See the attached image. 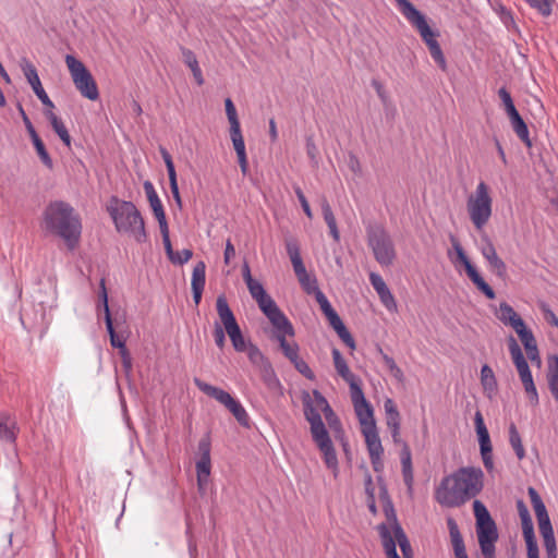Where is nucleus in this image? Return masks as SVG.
Instances as JSON below:
<instances>
[{
    "instance_id": "nucleus-34",
    "label": "nucleus",
    "mask_w": 558,
    "mask_h": 558,
    "mask_svg": "<svg viewBox=\"0 0 558 558\" xmlns=\"http://www.w3.org/2000/svg\"><path fill=\"white\" fill-rule=\"evenodd\" d=\"M511 126L515 132L517 136L527 146H532V142L530 140V133L526 123L520 116V113L512 116L509 118Z\"/></svg>"
},
{
    "instance_id": "nucleus-8",
    "label": "nucleus",
    "mask_w": 558,
    "mask_h": 558,
    "mask_svg": "<svg viewBox=\"0 0 558 558\" xmlns=\"http://www.w3.org/2000/svg\"><path fill=\"white\" fill-rule=\"evenodd\" d=\"M368 246L375 259L381 266H390L395 258V245L388 232L381 226H373L367 230Z\"/></svg>"
},
{
    "instance_id": "nucleus-4",
    "label": "nucleus",
    "mask_w": 558,
    "mask_h": 558,
    "mask_svg": "<svg viewBox=\"0 0 558 558\" xmlns=\"http://www.w3.org/2000/svg\"><path fill=\"white\" fill-rule=\"evenodd\" d=\"M107 210L119 233L132 236L137 243L147 241L145 221L132 202L111 196Z\"/></svg>"
},
{
    "instance_id": "nucleus-1",
    "label": "nucleus",
    "mask_w": 558,
    "mask_h": 558,
    "mask_svg": "<svg viewBox=\"0 0 558 558\" xmlns=\"http://www.w3.org/2000/svg\"><path fill=\"white\" fill-rule=\"evenodd\" d=\"M484 486V473L480 468H460L445 476L435 489L436 501L447 508L461 507L476 497Z\"/></svg>"
},
{
    "instance_id": "nucleus-29",
    "label": "nucleus",
    "mask_w": 558,
    "mask_h": 558,
    "mask_svg": "<svg viewBox=\"0 0 558 558\" xmlns=\"http://www.w3.org/2000/svg\"><path fill=\"white\" fill-rule=\"evenodd\" d=\"M362 434L365 438V444H366L369 457L383 456L384 448H383L376 426L375 427H366V429H362Z\"/></svg>"
},
{
    "instance_id": "nucleus-40",
    "label": "nucleus",
    "mask_w": 558,
    "mask_h": 558,
    "mask_svg": "<svg viewBox=\"0 0 558 558\" xmlns=\"http://www.w3.org/2000/svg\"><path fill=\"white\" fill-rule=\"evenodd\" d=\"M244 352H246L247 357L253 365L266 366V363H269V361L259 350V348L256 344L252 343L251 341H248V344Z\"/></svg>"
},
{
    "instance_id": "nucleus-6",
    "label": "nucleus",
    "mask_w": 558,
    "mask_h": 558,
    "mask_svg": "<svg viewBox=\"0 0 558 558\" xmlns=\"http://www.w3.org/2000/svg\"><path fill=\"white\" fill-rule=\"evenodd\" d=\"M468 214L475 229L481 231L489 221L493 213V199L489 189L481 181L473 194L468 197Z\"/></svg>"
},
{
    "instance_id": "nucleus-15",
    "label": "nucleus",
    "mask_w": 558,
    "mask_h": 558,
    "mask_svg": "<svg viewBox=\"0 0 558 558\" xmlns=\"http://www.w3.org/2000/svg\"><path fill=\"white\" fill-rule=\"evenodd\" d=\"M210 450L211 442L208 435L204 436L197 446L198 459L196 461V480L197 486L202 490L207 485L210 471H211V460H210Z\"/></svg>"
},
{
    "instance_id": "nucleus-42",
    "label": "nucleus",
    "mask_w": 558,
    "mask_h": 558,
    "mask_svg": "<svg viewBox=\"0 0 558 558\" xmlns=\"http://www.w3.org/2000/svg\"><path fill=\"white\" fill-rule=\"evenodd\" d=\"M498 96H499L500 100L502 101V105L505 107V111H506L508 118L519 113L514 106V102L512 100L510 93L505 87L499 88Z\"/></svg>"
},
{
    "instance_id": "nucleus-18",
    "label": "nucleus",
    "mask_w": 558,
    "mask_h": 558,
    "mask_svg": "<svg viewBox=\"0 0 558 558\" xmlns=\"http://www.w3.org/2000/svg\"><path fill=\"white\" fill-rule=\"evenodd\" d=\"M278 315H274L271 317L268 316L267 318L271 323L275 329V339L278 341L280 349L282 350L286 345H288L290 342L287 340V337H293L294 336V328L291 322L288 319V317L284 315V313L280 310L277 312Z\"/></svg>"
},
{
    "instance_id": "nucleus-50",
    "label": "nucleus",
    "mask_w": 558,
    "mask_h": 558,
    "mask_svg": "<svg viewBox=\"0 0 558 558\" xmlns=\"http://www.w3.org/2000/svg\"><path fill=\"white\" fill-rule=\"evenodd\" d=\"M226 335H227V332L225 330L223 325L221 324V320L216 322L214 325V339H215V344L220 350H222L226 345Z\"/></svg>"
},
{
    "instance_id": "nucleus-60",
    "label": "nucleus",
    "mask_w": 558,
    "mask_h": 558,
    "mask_svg": "<svg viewBox=\"0 0 558 558\" xmlns=\"http://www.w3.org/2000/svg\"><path fill=\"white\" fill-rule=\"evenodd\" d=\"M322 211H323L324 220L327 223V226H332V225L337 223L336 217L332 213V209H331L329 203L327 202V199H325V198L322 202Z\"/></svg>"
},
{
    "instance_id": "nucleus-21",
    "label": "nucleus",
    "mask_w": 558,
    "mask_h": 558,
    "mask_svg": "<svg viewBox=\"0 0 558 558\" xmlns=\"http://www.w3.org/2000/svg\"><path fill=\"white\" fill-rule=\"evenodd\" d=\"M145 194L149 202L150 208L158 220L159 227H166L168 225L163 205L154 187V184L150 181H145L143 184Z\"/></svg>"
},
{
    "instance_id": "nucleus-41",
    "label": "nucleus",
    "mask_w": 558,
    "mask_h": 558,
    "mask_svg": "<svg viewBox=\"0 0 558 558\" xmlns=\"http://www.w3.org/2000/svg\"><path fill=\"white\" fill-rule=\"evenodd\" d=\"M495 314L497 318L505 325H508L514 317L518 316L513 307L507 302H501Z\"/></svg>"
},
{
    "instance_id": "nucleus-57",
    "label": "nucleus",
    "mask_w": 558,
    "mask_h": 558,
    "mask_svg": "<svg viewBox=\"0 0 558 558\" xmlns=\"http://www.w3.org/2000/svg\"><path fill=\"white\" fill-rule=\"evenodd\" d=\"M378 296L388 311H395L397 308V303L389 288H387L385 292L379 293Z\"/></svg>"
},
{
    "instance_id": "nucleus-30",
    "label": "nucleus",
    "mask_w": 558,
    "mask_h": 558,
    "mask_svg": "<svg viewBox=\"0 0 558 558\" xmlns=\"http://www.w3.org/2000/svg\"><path fill=\"white\" fill-rule=\"evenodd\" d=\"M45 116L49 120L53 131L66 147L71 146V136L62 120L51 110H45Z\"/></svg>"
},
{
    "instance_id": "nucleus-54",
    "label": "nucleus",
    "mask_w": 558,
    "mask_h": 558,
    "mask_svg": "<svg viewBox=\"0 0 558 558\" xmlns=\"http://www.w3.org/2000/svg\"><path fill=\"white\" fill-rule=\"evenodd\" d=\"M539 308L544 315L545 320L549 325H551L554 327H558V317L554 313V311L550 308V306L547 303L543 302L539 304Z\"/></svg>"
},
{
    "instance_id": "nucleus-12",
    "label": "nucleus",
    "mask_w": 558,
    "mask_h": 558,
    "mask_svg": "<svg viewBox=\"0 0 558 558\" xmlns=\"http://www.w3.org/2000/svg\"><path fill=\"white\" fill-rule=\"evenodd\" d=\"M350 393L356 417L361 424V430L366 429V427H375L373 407L366 400L361 385H351Z\"/></svg>"
},
{
    "instance_id": "nucleus-61",
    "label": "nucleus",
    "mask_w": 558,
    "mask_h": 558,
    "mask_svg": "<svg viewBox=\"0 0 558 558\" xmlns=\"http://www.w3.org/2000/svg\"><path fill=\"white\" fill-rule=\"evenodd\" d=\"M299 344L296 342H290L288 345H286L281 351L283 355L292 363L294 360H296L299 355Z\"/></svg>"
},
{
    "instance_id": "nucleus-38",
    "label": "nucleus",
    "mask_w": 558,
    "mask_h": 558,
    "mask_svg": "<svg viewBox=\"0 0 558 558\" xmlns=\"http://www.w3.org/2000/svg\"><path fill=\"white\" fill-rule=\"evenodd\" d=\"M206 282V265L203 260L198 262L192 272L191 286L192 289L204 290Z\"/></svg>"
},
{
    "instance_id": "nucleus-20",
    "label": "nucleus",
    "mask_w": 558,
    "mask_h": 558,
    "mask_svg": "<svg viewBox=\"0 0 558 558\" xmlns=\"http://www.w3.org/2000/svg\"><path fill=\"white\" fill-rule=\"evenodd\" d=\"M515 368L519 373L520 379L522 381V385L524 387L525 393L529 398V401L532 405H537L539 403V397L536 389V386L533 380V376L530 369V366L524 360L520 364L515 365Z\"/></svg>"
},
{
    "instance_id": "nucleus-7",
    "label": "nucleus",
    "mask_w": 558,
    "mask_h": 558,
    "mask_svg": "<svg viewBox=\"0 0 558 558\" xmlns=\"http://www.w3.org/2000/svg\"><path fill=\"white\" fill-rule=\"evenodd\" d=\"M65 63L72 81L81 95L89 100H97L99 92L96 81L84 63L72 54L65 56Z\"/></svg>"
},
{
    "instance_id": "nucleus-36",
    "label": "nucleus",
    "mask_w": 558,
    "mask_h": 558,
    "mask_svg": "<svg viewBox=\"0 0 558 558\" xmlns=\"http://www.w3.org/2000/svg\"><path fill=\"white\" fill-rule=\"evenodd\" d=\"M393 535L396 542L399 544L400 549L404 558H413L412 547L408 539L407 534L399 523L393 526Z\"/></svg>"
},
{
    "instance_id": "nucleus-25",
    "label": "nucleus",
    "mask_w": 558,
    "mask_h": 558,
    "mask_svg": "<svg viewBox=\"0 0 558 558\" xmlns=\"http://www.w3.org/2000/svg\"><path fill=\"white\" fill-rule=\"evenodd\" d=\"M21 69L23 71V74L26 77L28 84L32 86L35 95L38 98L46 95L47 93L41 85V82H40V78L38 76L37 69L35 68V65L26 58H23L21 60Z\"/></svg>"
},
{
    "instance_id": "nucleus-35",
    "label": "nucleus",
    "mask_w": 558,
    "mask_h": 558,
    "mask_svg": "<svg viewBox=\"0 0 558 558\" xmlns=\"http://www.w3.org/2000/svg\"><path fill=\"white\" fill-rule=\"evenodd\" d=\"M384 409H385L386 423H387L388 428L401 426L400 413H399L397 405L392 399L387 398L385 400Z\"/></svg>"
},
{
    "instance_id": "nucleus-56",
    "label": "nucleus",
    "mask_w": 558,
    "mask_h": 558,
    "mask_svg": "<svg viewBox=\"0 0 558 558\" xmlns=\"http://www.w3.org/2000/svg\"><path fill=\"white\" fill-rule=\"evenodd\" d=\"M315 300L319 304L320 310L325 314V316L335 312L333 307L331 306L330 302L328 301L327 296L324 294L323 291H317V294L315 295Z\"/></svg>"
},
{
    "instance_id": "nucleus-46",
    "label": "nucleus",
    "mask_w": 558,
    "mask_h": 558,
    "mask_svg": "<svg viewBox=\"0 0 558 558\" xmlns=\"http://www.w3.org/2000/svg\"><path fill=\"white\" fill-rule=\"evenodd\" d=\"M473 510H474V515L476 519V525L481 524V523H486V522H489V520H493L486 506L482 501L474 500Z\"/></svg>"
},
{
    "instance_id": "nucleus-11",
    "label": "nucleus",
    "mask_w": 558,
    "mask_h": 558,
    "mask_svg": "<svg viewBox=\"0 0 558 558\" xmlns=\"http://www.w3.org/2000/svg\"><path fill=\"white\" fill-rule=\"evenodd\" d=\"M286 250L290 257L294 274L300 282V286L305 293L316 295L317 291H322L318 287L315 276L306 271L305 265L301 257L300 245L294 238L286 239Z\"/></svg>"
},
{
    "instance_id": "nucleus-17",
    "label": "nucleus",
    "mask_w": 558,
    "mask_h": 558,
    "mask_svg": "<svg viewBox=\"0 0 558 558\" xmlns=\"http://www.w3.org/2000/svg\"><path fill=\"white\" fill-rule=\"evenodd\" d=\"M246 286L250 294L257 302L260 311L265 314L266 317L270 315L271 317L274 315H278L277 312L280 311L279 306L271 299V296L267 294L266 290L259 281L254 280L248 282Z\"/></svg>"
},
{
    "instance_id": "nucleus-9",
    "label": "nucleus",
    "mask_w": 558,
    "mask_h": 558,
    "mask_svg": "<svg viewBox=\"0 0 558 558\" xmlns=\"http://www.w3.org/2000/svg\"><path fill=\"white\" fill-rule=\"evenodd\" d=\"M194 384L202 392L214 398L219 403L225 405L233 414V416L241 425L248 426V414L239 400L234 399L229 392L225 391L223 389L207 384L197 377L194 378Z\"/></svg>"
},
{
    "instance_id": "nucleus-43",
    "label": "nucleus",
    "mask_w": 558,
    "mask_h": 558,
    "mask_svg": "<svg viewBox=\"0 0 558 558\" xmlns=\"http://www.w3.org/2000/svg\"><path fill=\"white\" fill-rule=\"evenodd\" d=\"M529 5L535 9L541 15L549 16L553 11L554 0H525Z\"/></svg>"
},
{
    "instance_id": "nucleus-51",
    "label": "nucleus",
    "mask_w": 558,
    "mask_h": 558,
    "mask_svg": "<svg viewBox=\"0 0 558 558\" xmlns=\"http://www.w3.org/2000/svg\"><path fill=\"white\" fill-rule=\"evenodd\" d=\"M509 352L514 365L520 364L525 360L520 345L513 337H510L509 339Z\"/></svg>"
},
{
    "instance_id": "nucleus-31",
    "label": "nucleus",
    "mask_w": 558,
    "mask_h": 558,
    "mask_svg": "<svg viewBox=\"0 0 558 558\" xmlns=\"http://www.w3.org/2000/svg\"><path fill=\"white\" fill-rule=\"evenodd\" d=\"M376 352L383 360L387 371L389 374L398 381L403 383L405 380V376L403 371L397 365L396 361L392 356L388 355L380 345H376Z\"/></svg>"
},
{
    "instance_id": "nucleus-47",
    "label": "nucleus",
    "mask_w": 558,
    "mask_h": 558,
    "mask_svg": "<svg viewBox=\"0 0 558 558\" xmlns=\"http://www.w3.org/2000/svg\"><path fill=\"white\" fill-rule=\"evenodd\" d=\"M481 380L485 389H495L497 386L493 369L488 365H484L481 369Z\"/></svg>"
},
{
    "instance_id": "nucleus-33",
    "label": "nucleus",
    "mask_w": 558,
    "mask_h": 558,
    "mask_svg": "<svg viewBox=\"0 0 558 558\" xmlns=\"http://www.w3.org/2000/svg\"><path fill=\"white\" fill-rule=\"evenodd\" d=\"M99 300L101 302L104 313H105V322H106L107 331H108L109 336H113V335H116V331H114L111 315H110V310H109V305H108V293H107V288H106V281L104 278L100 280V283H99Z\"/></svg>"
},
{
    "instance_id": "nucleus-48",
    "label": "nucleus",
    "mask_w": 558,
    "mask_h": 558,
    "mask_svg": "<svg viewBox=\"0 0 558 558\" xmlns=\"http://www.w3.org/2000/svg\"><path fill=\"white\" fill-rule=\"evenodd\" d=\"M292 364L295 367V369L305 378H307L308 380H315L316 376L314 372L302 357L299 356L296 360L292 362Z\"/></svg>"
},
{
    "instance_id": "nucleus-37",
    "label": "nucleus",
    "mask_w": 558,
    "mask_h": 558,
    "mask_svg": "<svg viewBox=\"0 0 558 558\" xmlns=\"http://www.w3.org/2000/svg\"><path fill=\"white\" fill-rule=\"evenodd\" d=\"M535 515L537 519L539 534L542 535L543 541L555 538L554 529L547 511H544Z\"/></svg>"
},
{
    "instance_id": "nucleus-39",
    "label": "nucleus",
    "mask_w": 558,
    "mask_h": 558,
    "mask_svg": "<svg viewBox=\"0 0 558 558\" xmlns=\"http://www.w3.org/2000/svg\"><path fill=\"white\" fill-rule=\"evenodd\" d=\"M509 442L513 448L517 458L522 460L525 457V450L521 440V436L514 424L509 426Z\"/></svg>"
},
{
    "instance_id": "nucleus-10",
    "label": "nucleus",
    "mask_w": 558,
    "mask_h": 558,
    "mask_svg": "<svg viewBox=\"0 0 558 558\" xmlns=\"http://www.w3.org/2000/svg\"><path fill=\"white\" fill-rule=\"evenodd\" d=\"M216 310L219 319L221 320V324L223 325L225 330L231 340L233 349L236 352H244L248 342L245 340L225 295H219L217 298Z\"/></svg>"
},
{
    "instance_id": "nucleus-28",
    "label": "nucleus",
    "mask_w": 558,
    "mask_h": 558,
    "mask_svg": "<svg viewBox=\"0 0 558 558\" xmlns=\"http://www.w3.org/2000/svg\"><path fill=\"white\" fill-rule=\"evenodd\" d=\"M331 355L338 375L349 384V387L351 388V385H361L357 380V377L350 371V367L340 351L333 348Z\"/></svg>"
},
{
    "instance_id": "nucleus-55",
    "label": "nucleus",
    "mask_w": 558,
    "mask_h": 558,
    "mask_svg": "<svg viewBox=\"0 0 558 558\" xmlns=\"http://www.w3.org/2000/svg\"><path fill=\"white\" fill-rule=\"evenodd\" d=\"M193 256V252L190 248H183L182 251L174 252L172 257L173 259H170L171 263L175 265H183L187 263Z\"/></svg>"
},
{
    "instance_id": "nucleus-49",
    "label": "nucleus",
    "mask_w": 558,
    "mask_h": 558,
    "mask_svg": "<svg viewBox=\"0 0 558 558\" xmlns=\"http://www.w3.org/2000/svg\"><path fill=\"white\" fill-rule=\"evenodd\" d=\"M225 107H226V113H227L228 120L230 122V128L241 126L240 121L238 119L236 109H235L234 104L231 100V98H227L225 100Z\"/></svg>"
},
{
    "instance_id": "nucleus-14",
    "label": "nucleus",
    "mask_w": 558,
    "mask_h": 558,
    "mask_svg": "<svg viewBox=\"0 0 558 558\" xmlns=\"http://www.w3.org/2000/svg\"><path fill=\"white\" fill-rule=\"evenodd\" d=\"M452 246L457 253L458 259L463 264L466 275L472 280V282L476 286V288L485 294V296L489 300L496 298V293L494 289L483 279V277L478 274L476 268L473 266L469 257L466 256L463 247L460 242L456 238H451Z\"/></svg>"
},
{
    "instance_id": "nucleus-19",
    "label": "nucleus",
    "mask_w": 558,
    "mask_h": 558,
    "mask_svg": "<svg viewBox=\"0 0 558 558\" xmlns=\"http://www.w3.org/2000/svg\"><path fill=\"white\" fill-rule=\"evenodd\" d=\"M481 253L489 265V268L498 277L504 278L507 274L505 262L498 256L496 248L487 236L482 240Z\"/></svg>"
},
{
    "instance_id": "nucleus-44",
    "label": "nucleus",
    "mask_w": 558,
    "mask_h": 558,
    "mask_svg": "<svg viewBox=\"0 0 558 558\" xmlns=\"http://www.w3.org/2000/svg\"><path fill=\"white\" fill-rule=\"evenodd\" d=\"M33 144H34V147L41 160V162L48 167L49 169H51L53 167V162H52V159L50 157V155L48 154L43 141L40 140V137H36L35 140L32 141Z\"/></svg>"
},
{
    "instance_id": "nucleus-58",
    "label": "nucleus",
    "mask_w": 558,
    "mask_h": 558,
    "mask_svg": "<svg viewBox=\"0 0 558 558\" xmlns=\"http://www.w3.org/2000/svg\"><path fill=\"white\" fill-rule=\"evenodd\" d=\"M369 281L377 294L385 292L388 288L381 276L376 272L369 274Z\"/></svg>"
},
{
    "instance_id": "nucleus-52",
    "label": "nucleus",
    "mask_w": 558,
    "mask_h": 558,
    "mask_svg": "<svg viewBox=\"0 0 558 558\" xmlns=\"http://www.w3.org/2000/svg\"><path fill=\"white\" fill-rule=\"evenodd\" d=\"M529 496H530L535 514L547 511L545 504L543 502L541 496L533 487L529 488Z\"/></svg>"
},
{
    "instance_id": "nucleus-22",
    "label": "nucleus",
    "mask_w": 558,
    "mask_h": 558,
    "mask_svg": "<svg viewBox=\"0 0 558 558\" xmlns=\"http://www.w3.org/2000/svg\"><path fill=\"white\" fill-rule=\"evenodd\" d=\"M452 550L456 558H469L464 545L463 536L460 532L457 521L452 517L446 519Z\"/></svg>"
},
{
    "instance_id": "nucleus-3",
    "label": "nucleus",
    "mask_w": 558,
    "mask_h": 558,
    "mask_svg": "<svg viewBox=\"0 0 558 558\" xmlns=\"http://www.w3.org/2000/svg\"><path fill=\"white\" fill-rule=\"evenodd\" d=\"M44 229L60 236L69 250H74L81 239L82 222L74 208L63 201L51 202L43 215Z\"/></svg>"
},
{
    "instance_id": "nucleus-23",
    "label": "nucleus",
    "mask_w": 558,
    "mask_h": 558,
    "mask_svg": "<svg viewBox=\"0 0 558 558\" xmlns=\"http://www.w3.org/2000/svg\"><path fill=\"white\" fill-rule=\"evenodd\" d=\"M476 534L480 548L488 549V547H495V543L498 539V531L494 520L477 524Z\"/></svg>"
},
{
    "instance_id": "nucleus-62",
    "label": "nucleus",
    "mask_w": 558,
    "mask_h": 558,
    "mask_svg": "<svg viewBox=\"0 0 558 558\" xmlns=\"http://www.w3.org/2000/svg\"><path fill=\"white\" fill-rule=\"evenodd\" d=\"M181 51H182V57H183V61L184 63L191 69H195L196 66H198V61H197V58L195 56V53L187 49V48H181Z\"/></svg>"
},
{
    "instance_id": "nucleus-2",
    "label": "nucleus",
    "mask_w": 558,
    "mask_h": 558,
    "mask_svg": "<svg viewBox=\"0 0 558 558\" xmlns=\"http://www.w3.org/2000/svg\"><path fill=\"white\" fill-rule=\"evenodd\" d=\"M302 401L304 416L311 425L312 438L322 452L326 466L331 470L335 477H337L339 473L337 453L320 415L323 410H327L331 413V407L327 399L316 389L313 390V395L304 391L302 395Z\"/></svg>"
},
{
    "instance_id": "nucleus-53",
    "label": "nucleus",
    "mask_w": 558,
    "mask_h": 558,
    "mask_svg": "<svg viewBox=\"0 0 558 558\" xmlns=\"http://www.w3.org/2000/svg\"><path fill=\"white\" fill-rule=\"evenodd\" d=\"M264 367V381L267 384L268 387L274 388L277 386H280V381L278 377L276 376L275 371L271 367L270 363H266V366Z\"/></svg>"
},
{
    "instance_id": "nucleus-16",
    "label": "nucleus",
    "mask_w": 558,
    "mask_h": 558,
    "mask_svg": "<svg viewBox=\"0 0 558 558\" xmlns=\"http://www.w3.org/2000/svg\"><path fill=\"white\" fill-rule=\"evenodd\" d=\"M474 423H475L476 434L478 437L480 450H481V456H482L484 466L488 471H492L494 468L493 447H492V442H490L489 433L484 423L483 415L480 411H477L475 413Z\"/></svg>"
},
{
    "instance_id": "nucleus-5",
    "label": "nucleus",
    "mask_w": 558,
    "mask_h": 558,
    "mask_svg": "<svg viewBox=\"0 0 558 558\" xmlns=\"http://www.w3.org/2000/svg\"><path fill=\"white\" fill-rule=\"evenodd\" d=\"M396 2L402 15L418 32L429 50L432 59L442 71H445L447 69V61L438 43L439 32L437 29H433L428 25L426 16L409 0H396Z\"/></svg>"
},
{
    "instance_id": "nucleus-24",
    "label": "nucleus",
    "mask_w": 558,
    "mask_h": 558,
    "mask_svg": "<svg viewBox=\"0 0 558 558\" xmlns=\"http://www.w3.org/2000/svg\"><path fill=\"white\" fill-rule=\"evenodd\" d=\"M517 508H518L519 517L521 519L522 533H523L525 544L530 545V544L537 543L536 538H535L533 521L530 515L529 509L525 506V504L523 502V500L517 501Z\"/></svg>"
},
{
    "instance_id": "nucleus-27",
    "label": "nucleus",
    "mask_w": 558,
    "mask_h": 558,
    "mask_svg": "<svg viewBox=\"0 0 558 558\" xmlns=\"http://www.w3.org/2000/svg\"><path fill=\"white\" fill-rule=\"evenodd\" d=\"M19 426L16 421L8 413H0V440L9 444L16 441Z\"/></svg>"
},
{
    "instance_id": "nucleus-32",
    "label": "nucleus",
    "mask_w": 558,
    "mask_h": 558,
    "mask_svg": "<svg viewBox=\"0 0 558 558\" xmlns=\"http://www.w3.org/2000/svg\"><path fill=\"white\" fill-rule=\"evenodd\" d=\"M378 530H379V534H380V537H381V542H383V546H384V549H385V553L387 555L388 558H395L398 555L397 553V548H396V538H395V535L392 536L389 527L387 526V524L385 523H381L379 526H378Z\"/></svg>"
},
{
    "instance_id": "nucleus-64",
    "label": "nucleus",
    "mask_w": 558,
    "mask_h": 558,
    "mask_svg": "<svg viewBox=\"0 0 558 558\" xmlns=\"http://www.w3.org/2000/svg\"><path fill=\"white\" fill-rule=\"evenodd\" d=\"M557 369L548 377V386L555 400L558 402V356H556Z\"/></svg>"
},
{
    "instance_id": "nucleus-13",
    "label": "nucleus",
    "mask_w": 558,
    "mask_h": 558,
    "mask_svg": "<svg viewBox=\"0 0 558 558\" xmlns=\"http://www.w3.org/2000/svg\"><path fill=\"white\" fill-rule=\"evenodd\" d=\"M400 428L399 427H390L388 428L391 438L395 444L401 445V451H400V461H401V471L404 484L407 486L408 494L410 496L413 495V485H414V474H413V466H412V454L411 450L405 441L401 439L400 435Z\"/></svg>"
},
{
    "instance_id": "nucleus-26",
    "label": "nucleus",
    "mask_w": 558,
    "mask_h": 558,
    "mask_svg": "<svg viewBox=\"0 0 558 558\" xmlns=\"http://www.w3.org/2000/svg\"><path fill=\"white\" fill-rule=\"evenodd\" d=\"M159 151H160V155H161V157L165 161L166 168H167L171 193H172L173 198L175 199L178 206L181 207V196H180V192H179L177 172H175L172 157L169 154V151L162 146L159 147Z\"/></svg>"
},
{
    "instance_id": "nucleus-45",
    "label": "nucleus",
    "mask_w": 558,
    "mask_h": 558,
    "mask_svg": "<svg viewBox=\"0 0 558 558\" xmlns=\"http://www.w3.org/2000/svg\"><path fill=\"white\" fill-rule=\"evenodd\" d=\"M230 136L236 155L246 153L241 126L230 128Z\"/></svg>"
},
{
    "instance_id": "nucleus-63",
    "label": "nucleus",
    "mask_w": 558,
    "mask_h": 558,
    "mask_svg": "<svg viewBox=\"0 0 558 558\" xmlns=\"http://www.w3.org/2000/svg\"><path fill=\"white\" fill-rule=\"evenodd\" d=\"M338 337L351 349V350H354L355 349V341L352 337V335L350 333V331L347 329L345 326H342L341 328H339L338 330H336Z\"/></svg>"
},
{
    "instance_id": "nucleus-59",
    "label": "nucleus",
    "mask_w": 558,
    "mask_h": 558,
    "mask_svg": "<svg viewBox=\"0 0 558 558\" xmlns=\"http://www.w3.org/2000/svg\"><path fill=\"white\" fill-rule=\"evenodd\" d=\"M519 338L524 347L525 350L533 349L537 347L535 337L532 332V330L526 329L521 335H519Z\"/></svg>"
}]
</instances>
